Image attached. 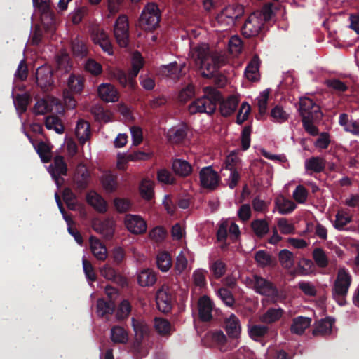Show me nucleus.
Segmentation results:
<instances>
[{
  "instance_id": "nucleus-1",
  "label": "nucleus",
  "mask_w": 359,
  "mask_h": 359,
  "mask_svg": "<svg viewBox=\"0 0 359 359\" xmlns=\"http://www.w3.org/2000/svg\"><path fill=\"white\" fill-rule=\"evenodd\" d=\"M204 95L194 100L188 107L190 114L205 113L212 115L219 104V111L222 116L228 117L234 113L238 100L233 95L229 96L226 100L223 99L221 93L211 86H207L203 89Z\"/></svg>"
},
{
  "instance_id": "nucleus-2",
  "label": "nucleus",
  "mask_w": 359,
  "mask_h": 359,
  "mask_svg": "<svg viewBox=\"0 0 359 359\" xmlns=\"http://www.w3.org/2000/svg\"><path fill=\"white\" fill-rule=\"evenodd\" d=\"M191 56L199 65L203 77L215 78V83L219 87H224L226 85V77L218 73V69L224 62L222 57L212 55L208 46L204 43L194 48L191 51Z\"/></svg>"
},
{
  "instance_id": "nucleus-3",
  "label": "nucleus",
  "mask_w": 359,
  "mask_h": 359,
  "mask_svg": "<svg viewBox=\"0 0 359 359\" xmlns=\"http://www.w3.org/2000/svg\"><path fill=\"white\" fill-rule=\"evenodd\" d=\"M161 12L158 5L155 2L147 3L139 18V27L147 32H153L159 27Z\"/></svg>"
},
{
  "instance_id": "nucleus-4",
  "label": "nucleus",
  "mask_w": 359,
  "mask_h": 359,
  "mask_svg": "<svg viewBox=\"0 0 359 359\" xmlns=\"http://www.w3.org/2000/svg\"><path fill=\"white\" fill-rule=\"evenodd\" d=\"M251 283L252 284V289L255 292L269 297L272 302L276 303L282 299L280 292L271 281L257 274H255L252 276Z\"/></svg>"
},
{
  "instance_id": "nucleus-5",
  "label": "nucleus",
  "mask_w": 359,
  "mask_h": 359,
  "mask_svg": "<svg viewBox=\"0 0 359 359\" xmlns=\"http://www.w3.org/2000/svg\"><path fill=\"white\" fill-rule=\"evenodd\" d=\"M114 35L117 43L122 48L129 44V22L126 15L122 14L116 19L114 26Z\"/></svg>"
},
{
  "instance_id": "nucleus-6",
  "label": "nucleus",
  "mask_w": 359,
  "mask_h": 359,
  "mask_svg": "<svg viewBox=\"0 0 359 359\" xmlns=\"http://www.w3.org/2000/svg\"><path fill=\"white\" fill-rule=\"evenodd\" d=\"M259 16V13H252L245 20L241 27V34L245 38L256 37L262 32L264 25Z\"/></svg>"
},
{
  "instance_id": "nucleus-7",
  "label": "nucleus",
  "mask_w": 359,
  "mask_h": 359,
  "mask_svg": "<svg viewBox=\"0 0 359 359\" xmlns=\"http://www.w3.org/2000/svg\"><path fill=\"white\" fill-rule=\"evenodd\" d=\"M352 281L351 276L348 271L340 268L337 272V278L332 288V297L346 296Z\"/></svg>"
},
{
  "instance_id": "nucleus-8",
  "label": "nucleus",
  "mask_w": 359,
  "mask_h": 359,
  "mask_svg": "<svg viewBox=\"0 0 359 359\" xmlns=\"http://www.w3.org/2000/svg\"><path fill=\"white\" fill-rule=\"evenodd\" d=\"M299 114L303 118H321L320 107L310 98H303L299 102Z\"/></svg>"
},
{
  "instance_id": "nucleus-9",
  "label": "nucleus",
  "mask_w": 359,
  "mask_h": 359,
  "mask_svg": "<svg viewBox=\"0 0 359 359\" xmlns=\"http://www.w3.org/2000/svg\"><path fill=\"white\" fill-rule=\"evenodd\" d=\"M49 172L58 187L64 182L62 176L67 175V165L63 156L57 155L54 157L53 163L49 167Z\"/></svg>"
},
{
  "instance_id": "nucleus-10",
  "label": "nucleus",
  "mask_w": 359,
  "mask_h": 359,
  "mask_svg": "<svg viewBox=\"0 0 359 359\" xmlns=\"http://www.w3.org/2000/svg\"><path fill=\"white\" fill-rule=\"evenodd\" d=\"M199 178L201 187L210 190L215 189L220 180L218 173L211 166L202 168L199 172Z\"/></svg>"
},
{
  "instance_id": "nucleus-11",
  "label": "nucleus",
  "mask_w": 359,
  "mask_h": 359,
  "mask_svg": "<svg viewBox=\"0 0 359 359\" xmlns=\"http://www.w3.org/2000/svg\"><path fill=\"white\" fill-rule=\"evenodd\" d=\"M91 39L102 50L109 55L114 54L113 46L108 34L102 29L94 28L91 32Z\"/></svg>"
},
{
  "instance_id": "nucleus-12",
  "label": "nucleus",
  "mask_w": 359,
  "mask_h": 359,
  "mask_svg": "<svg viewBox=\"0 0 359 359\" xmlns=\"http://www.w3.org/2000/svg\"><path fill=\"white\" fill-rule=\"evenodd\" d=\"M53 70L50 66L42 65L36 69V80L37 86L43 90L51 87L53 83Z\"/></svg>"
},
{
  "instance_id": "nucleus-13",
  "label": "nucleus",
  "mask_w": 359,
  "mask_h": 359,
  "mask_svg": "<svg viewBox=\"0 0 359 359\" xmlns=\"http://www.w3.org/2000/svg\"><path fill=\"white\" fill-rule=\"evenodd\" d=\"M124 224L127 229L133 234H142L147 231L146 222L139 215H126Z\"/></svg>"
},
{
  "instance_id": "nucleus-14",
  "label": "nucleus",
  "mask_w": 359,
  "mask_h": 359,
  "mask_svg": "<svg viewBox=\"0 0 359 359\" xmlns=\"http://www.w3.org/2000/svg\"><path fill=\"white\" fill-rule=\"evenodd\" d=\"M187 132V125L186 123H182L169 129L166 134V137L170 143L172 144H180L185 140Z\"/></svg>"
},
{
  "instance_id": "nucleus-15",
  "label": "nucleus",
  "mask_w": 359,
  "mask_h": 359,
  "mask_svg": "<svg viewBox=\"0 0 359 359\" xmlns=\"http://www.w3.org/2000/svg\"><path fill=\"white\" fill-rule=\"evenodd\" d=\"M213 302L209 297L203 295L198 299V316L201 321L208 322L212 320V312L213 310Z\"/></svg>"
},
{
  "instance_id": "nucleus-16",
  "label": "nucleus",
  "mask_w": 359,
  "mask_h": 359,
  "mask_svg": "<svg viewBox=\"0 0 359 359\" xmlns=\"http://www.w3.org/2000/svg\"><path fill=\"white\" fill-rule=\"evenodd\" d=\"M225 330L229 337L236 339L239 337L241 331L240 320L234 314H231L224 321Z\"/></svg>"
},
{
  "instance_id": "nucleus-17",
  "label": "nucleus",
  "mask_w": 359,
  "mask_h": 359,
  "mask_svg": "<svg viewBox=\"0 0 359 359\" xmlns=\"http://www.w3.org/2000/svg\"><path fill=\"white\" fill-rule=\"evenodd\" d=\"M34 5L41 12L42 21L47 20V23H52L55 20V13L52 11L48 0H33Z\"/></svg>"
},
{
  "instance_id": "nucleus-18",
  "label": "nucleus",
  "mask_w": 359,
  "mask_h": 359,
  "mask_svg": "<svg viewBox=\"0 0 359 359\" xmlns=\"http://www.w3.org/2000/svg\"><path fill=\"white\" fill-rule=\"evenodd\" d=\"M156 302L158 309L163 313H168L172 309L171 294L163 289L158 290L156 297Z\"/></svg>"
},
{
  "instance_id": "nucleus-19",
  "label": "nucleus",
  "mask_w": 359,
  "mask_h": 359,
  "mask_svg": "<svg viewBox=\"0 0 359 359\" xmlns=\"http://www.w3.org/2000/svg\"><path fill=\"white\" fill-rule=\"evenodd\" d=\"M100 97L107 102H114L118 100V94L116 89L111 84L102 83L98 88Z\"/></svg>"
},
{
  "instance_id": "nucleus-20",
  "label": "nucleus",
  "mask_w": 359,
  "mask_h": 359,
  "mask_svg": "<svg viewBox=\"0 0 359 359\" xmlns=\"http://www.w3.org/2000/svg\"><path fill=\"white\" fill-rule=\"evenodd\" d=\"M75 133L79 143L84 144L86 141L90 140L91 136L90 123L83 119L79 120L76 124Z\"/></svg>"
},
{
  "instance_id": "nucleus-21",
  "label": "nucleus",
  "mask_w": 359,
  "mask_h": 359,
  "mask_svg": "<svg viewBox=\"0 0 359 359\" xmlns=\"http://www.w3.org/2000/svg\"><path fill=\"white\" fill-rule=\"evenodd\" d=\"M90 247L93 255L99 260L104 261L107 257L106 246L96 237H90Z\"/></svg>"
},
{
  "instance_id": "nucleus-22",
  "label": "nucleus",
  "mask_w": 359,
  "mask_h": 359,
  "mask_svg": "<svg viewBox=\"0 0 359 359\" xmlns=\"http://www.w3.org/2000/svg\"><path fill=\"white\" fill-rule=\"evenodd\" d=\"M334 322V318L330 316L318 320L316 323V327L312 332L314 336L330 334Z\"/></svg>"
},
{
  "instance_id": "nucleus-23",
  "label": "nucleus",
  "mask_w": 359,
  "mask_h": 359,
  "mask_svg": "<svg viewBox=\"0 0 359 359\" xmlns=\"http://www.w3.org/2000/svg\"><path fill=\"white\" fill-rule=\"evenodd\" d=\"M254 258L258 266L262 268L266 266H275L277 264L276 258L263 250L257 251Z\"/></svg>"
},
{
  "instance_id": "nucleus-24",
  "label": "nucleus",
  "mask_w": 359,
  "mask_h": 359,
  "mask_svg": "<svg viewBox=\"0 0 359 359\" xmlns=\"http://www.w3.org/2000/svg\"><path fill=\"white\" fill-rule=\"evenodd\" d=\"M172 168L176 175L182 177L189 176L192 172L191 164L183 159H175L172 162Z\"/></svg>"
},
{
  "instance_id": "nucleus-25",
  "label": "nucleus",
  "mask_w": 359,
  "mask_h": 359,
  "mask_svg": "<svg viewBox=\"0 0 359 359\" xmlns=\"http://www.w3.org/2000/svg\"><path fill=\"white\" fill-rule=\"evenodd\" d=\"M132 326L135 332V337L139 339H143L147 337L150 332V327L146 322L132 318Z\"/></svg>"
},
{
  "instance_id": "nucleus-26",
  "label": "nucleus",
  "mask_w": 359,
  "mask_h": 359,
  "mask_svg": "<svg viewBox=\"0 0 359 359\" xmlns=\"http://www.w3.org/2000/svg\"><path fill=\"white\" fill-rule=\"evenodd\" d=\"M87 201L99 212L104 213L107 210V205L104 198L95 192H90L87 195Z\"/></svg>"
},
{
  "instance_id": "nucleus-27",
  "label": "nucleus",
  "mask_w": 359,
  "mask_h": 359,
  "mask_svg": "<svg viewBox=\"0 0 359 359\" xmlns=\"http://www.w3.org/2000/svg\"><path fill=\"white\" fill-rule=\"evenodd\" d=\"M311 323V318L304 316L294 318L290 327L292 333L302 334L309 327Z\"/></svg>"
},
{
  "instance_id": "nucleus-28",
  "label": "nucleus",
  "mask_w": 359,
  "mask_h": 359,
  "mask_svg": "<svg viewBox=\"0 0 359 359\" xmlns=\"http://www.w3.org/2000/svg\"><path fill=\"white\" fill-rule=\"evenodd\" d=\"M156 281V275L150 269L142 270L137 276V282L142 287L151 286Z\"/></svg>"
},
{
  "instance_id": "nucleus-29",
  "label": "nucleus",
  "mask_w": 359,
  "mask_h": 359,
  "mask_svg": "<svg viewBox=\"0 0 359 359\" xmlns=\"http://www.w3.org/2000/svg\"><path fill=\"white\" fill-rule=\"evenodd\" d=\"M222 11L228 16L229 23H236V21L240 18L243 13L244 8L240 4H231L226 6Z\"/></svg>"
},
{
  "instance_id": "nucleus-30",
  "label": "nucleus",
  "mask_w": 359,
  "mask_h": 359,
  "mask_svg": "<svg viewBox=\"0 0 359 359\" xmlns=\"http://www.w3.org/2000/svg\"><path fill=\"white\" fill-rule=\"evenodd\" d=\"M72 50L74 57L84 58L88 55V48L83 40L76 37L72 41Z\"/></svg>"
},
{
  "instance_id": "nucleus-31",
  "label": "nucleus",
  "mask_w": 359,
  "mask_h": 359,
  "mask_svg": "<svg viewBox=\"0 0 359 359\" xmlns=\"http://www.w3.org/2000/svg\"><path fill=\"white\" fill-rule=\"evenodd\" d=\"M185 67L184 64L181 65V67ZM160 71L163 76L172 79H178L181 76L182 68H180L177 63L174 62L168 65L162 66Z\"/></svg>"
},
{
  "instance_id": "nucleus-32",
  "label": "nucleus",
  "mask_w": 359,
  "mask_h": 359,
  "mask_svg": "<svg viewBox=\"0 0 359 359\" xmlns=\"http://www.w3.org/2000/svg\"><path fill=\"white\" fill-rule=\"evenodd\" d=\"M284 311L281 308H269L261 317L262 322L264 323H273L283 316Z\"/></svg>"
},
{
  "instance_id": "nucleus-33",
  "label": "nucleus",
  "mask_w": 359,
  "mask_h": 359,
  "mask_svg": "<svg viewBox=\"0 0 359 359\" xmlns=\"http://www.w3.org/2000/svg\"><path fill=\"white\" fill-rule=\"evenodd\" d=\"M111 339L115 344H126L128 335L123 327L115 325L111 329Z\"/></svg>"
},
{
  "instance_id": "nucleus-34",
  "label": "nucleus",
  "mask_w": 359,
  "mask_h": 359,
  "mask_svg": "<svg viewBox=\"0 0 359 359\" xmlns=\"http://www.w3.org/2000/svg\"><path fill=\"white\" fill-rule=\"evenodd\" d=\"M325 168V163L323 158L318 156H313L305 162V168L316 173L323 172Z\"/></svg>"
},
{
  "instance_id": "nucleus-35",
  "label": "nucleus",
  "mask_w": 359,
  "mask_h": 359,
  "mask_svg": "<svg viewBox=\"0 0 359 359\" xmlns=\"http://www.w3.org/2000/svg\"><path fill=\"white\" fill-rule=\"evenodd\" d=\"M260 60L257 55H255L248 64L245 69V75L250 81H256V75L259 71Z\"/></svg>"
},
{
  "instance_id": "nucleus-36",
  "label": "nucleus",
  "mask_w": 359,
  "mask_h": 359,
  "mask_svg": "<svg viewBox=\"0 0 359 359\" xmlns=\"http://www.w3.org/2000/svg\"><path fill=\"white\" fill-rule=\"evenodd\" d=\"M269 332V327L263 325H253L249 329V335L254 341H259L264 338Z\"/></svg>"
},
{
  "instance_id": "nucleus-37",
  "label": "nucleus",
  "mask_w": 359,
  "mask_h": 359,
  "mask_svg": "<svg viewBox=\"0 0 359 359\" xmlns=\"http://www.w3.org/2000/svg\"><path fill=\"white\" fill-rule=\"evenodd\" d=\"M30 100L29 95L26 93L16 95L14 100V105L20 116L26 112Z\"/></svg>"
},
{
  "instance_id": "nucleus-38",
  "label": "nucleus",
  "mask_w": 359,
  "mask_h": 359,
  "mask_svg": "<svg viewBox=\"0 0 359 359\" xmlns=\"http://www.w3.org/2000/svg\"><path fill=\"white\" fill-rule=\"evenodd\" d=\"M101 182L103 188L108 193H112L117 189V177L111 172L104 175Z\"/></svg>"
},
{
  "instance_id": "nucleus-39",
  "label": "nucleus",
  "mask_w": 359,
  "mask_h": 359,
  "mask_svg": "<svg viewBox=\"0 0 359 359\" xmlns=\"http://www.w3.org/2000/svg\"><path fill=\"white\" fill-rule=\"evenodd\" d=\"M156 264L162 272H167L172 266V259L168 252H161L157 255Z\"/></svg>"
},
{
  "instance_id": "nucleus-40",
  "label": "nucleus",
  "mask_w": 359,
  "mask_h": 359,
  "mask_svg": "<svg viewBox=\"0 0 359 359\" xmlns=\"http://www.w3.org/2000/svg\"><path fill=\"white\" fill-rule=\"evenodd\" d=\"M115 309V304L112 300L106 301L99 299L97 302V310L99 316L103 317L107 314H111Z\"/></svg>"
},
{
  "instance_id": "nucleus-41",
  "label": "nucleus",
  "mask_w": 359,
  "mask_h": 359,
  "mask_svg": "<svg viewBox=\"0 0 359 359\" xmlns=\"http://www.w3.org/2000/svg\"><path fill=\"white\" fill-rule=\"evenodd\" d=\"M251 227L255 234L259 237H264L269 231V224L264 219H257L251 223Z\"/></svg>"
},
{
  "instance_id": "nucleus-42",
  "label": "nucleus",
  "mask_w": 359,
  "mask_h": 359,
  "mask_svg": "<svg viewBox=\"0 0 359 359\" xmlns=\"http://www.w3.org/2000/svg\"><path fill=\"white\" fill-rule=\"evenodd\" d=\"M276 203L279 212L283 215L290 214L297 208V205L292 201L287 199L283 196L278 198Z\"/></svg>"
},
{
  "instance_id": "nucleus-43",
  "label": "nucleus",
  "mask_w": 359,
  "mask_h": 359,
  "mask_svg": "<svg viewBox=\"0 0 359 359\" xmlns=\"http://www.w3.org/2000/svg\"><path fill=\"white\" fill-rule=\"evenodd\" d=\"M118 158L125 161H135L139 160H147L151 158V154L141 151H136L129 154H119Z\"/></svg>"
},
{
  "instance_id": "nucleus-44",
  "label": "nucleus",
  "mask_w": 359,
  "mask_h": 359,
  "mask_svg": "<svg viewBox=\"0 0 359 359\" xmlns=\"http://www.w3.org/2000/svg\"><path fill=\"white\" fill-rule=\"evenodd\" d=\"M278 259L281 266L285 269H290L294 265V255L287 249L281 250L279 252Z\"/></svg>"
},
{
  "instance_id": "nucleus-45",
  "label": "nucleus",
  "mask_w": 359,
  "mask_h": 359,
  "mask_svg": "<svg viewBox=\"0 0 359 359\" xmlns=\"http://www.w3.org/2000/svg\"><path fill=\"white\" fill-rule=\"evenodd\" d=\"M95 230L102 234L106 239L112 238L114 233V229L112 223L105 221L99 223L95 227Z\"/></svg>"
},
{
  "instance_id": "nucleus-46",
  "label": "nucleus",
  "mask_w": 359,
  "mask_h": 359,
  "mask_svg": "<svg viewBox=\"0 0 359 359\" xmlns=\"http://www.w3.org/2000/svg\"><path fill=\"white\" fill-rule=\"evenodd\" d=\"M226 264L222 259H217L210 264V270L215 279L222 278L226 271Z\"/></svg>"
},
{
  "instance_id": "nucleus-47",
  "label": "nucleus",
  "mask_w": 359,
  "mask_h": 359,
  "mask_svg": "<svg viewBox=\"0 0 359 359\" xmlns=\"http://www.w3.org/2000/svg\"><path fill=\"white\" fill-rule=\"evenodd\" d=\"M45 126L48 130H54L57 133L62 134L65 127L57 116H48L46 118Z\"/></svg>"
},
{
  "instance_id": "nucleus-48",
  "label": "nucleus",
  "mask_w": 359,
  "mask_h": 359,
  "mask_svg": "<svg viewBox=\"0 0 359 359\" xmlns=\"http://www.w3.org/2000/svg\"><path fill=\"white\" fill-rule=\"evenodd\" d=\"M140 192L142 197L151 200L154 197V184L150 180H144L140 185Z\"/></svg>"
},
{
  "instance_id": "nucleus-49",
  "label": "nucleus",
  "mask_w": 359,
  "mask_h": 359,
  "mask_svg": "<svg viewBox=\"0 0 359 359\" xmlns=\"http://www.w3.org/2000/svg\"><path fill=\"white\" fill-rule=\"evenodd\" d=\"M313 259L320 268H325L328 265V258L325 251L320 248H316L313 250Z\"/></svg>"
},
{
  "instance_id": "nucleus-50",
  "label": "nucleus",
  "mask_w": 359,
  "mask_h": 359,
  "mask_svg": "<svg viewBox=\"0 0 359 359\" xmlns=\"http://www.w3.org/2000/svg\"><path fill=\"white\" fill-rule=\"evenodd\" d=\"M36 152L43 163H48L50 161L52 158L51 149L46 142L41 141L38 144Z\"/></svg>"
},
{
  "instance_id": "nucleus-51",
  "label": "nucleus",
  "mask_w": 359,
  "mask_h": 359,
  "mask_svg": "<svg viewBox=\"0 0 359 359\" xmlns=\"http://www.w3.org/2000/svg\"><path fill=\"white\" fill-rule=\"evenodd\" d=\"M100 273L106 279L114 282H118L122 278L117 271L109 264H105L100 269Z\"/></svg>"
},
{
  "instance_id": "nucleus-52",
  "label": "nucleus",
  "mask_w": 359,
  "mask_h": 359,
  "mask_svg": "<svg viewBox=\"0 0 359 359\" xmlns=\"http://www.w3.org/2000/svg\"><path fill=\"white\" fill-rule=\"evenodd\" d=\"M67 86L72 92L80 93L83 88V81L81 77L71 74L67 81Z\"/></svg>"
},
{
  "instance_id": "nucleus-53",
  "label": "nucleus",
  "mask_w": 359,
  "mask_h": 359,
  "mask_svg": "<svg viewBox=\"0 0 359 359\" xmlns=\"http://www.w3.org/2000/svg\"><path fill=\"white\" fill-rule=\"evenodd\" d=\"M334 226L336 229L341 231L344 226L351 222V217L344 211H338L336 215Z\"/></svg>"
},
{
  "instance_id": "nucleus-54",
  "label": "nucleus",
  "mask_w": 359,
  "mask_h": 359,
  "mask_svg": "<svg viewBox=\"0 0 359 359\" xmlns=\"http://www.w3.org/2000/svg\"><path fill=\"white\" fill-rule=\"evenodd\" d=\"M85 70L93 76H98L102 72V66L93 58H88L85 63Z\"/></svg>"
},
{
  "instance_id": "nucleus-55",
  "label": "nucleus",
  "mask_w": 359,
  "mask_h": 359,
  "mask_svg": "<svg viewBox=\"0 0 359 359\" xmlns=\"http://www.w3.org/2000/svg\"><path fill=\"white\" fill-rule=\"evenodd\" d=\"M219 297L222 301L228 306L231 307L235 304V299L233 295L228 288L221 287L217 292Z\"/></svg>"
},
{
  "instance_id": "nucleus-56",
  "label": "nucleus",
  "mask_w": 359,
  "mask_h": 359,
  "mask_svg": "<svg viewBox=\"0 0 359 359\" xmlns=\"http://www.w3.org/2000/svg\"><path fill=\"white\" fill-rule=\"evenodd\" d=\"M154 327L156 330L161 335H166L170 333V323L165 319L156 318Z\"/></svg>"
},
{
  "instance_id": "nucleus-57",
  "label": "nucleus",
  "mask_w": 359,
  "mask_h": 359,
  "mask_svg": "<svg viewBox=\"0 0 359 359\" xmlns=\"http://www.w3.org/2000/svg\"><path fill=\"white\" fill-rule=\"evenodd\" d=\"M208 271L203 269H198L194 271L192 278L194 284L200 287H203L206 285V275Z\"/></svg>"
},
{
  "instance_id": "nucleus-58",
  "label": "nucleus",
  "mask_w": 359,
  "mask_h": 359,
  "mask_svg": "<svg viewBox=\"0 0 359 359\" xmlns=\"http://www.w3.org/2000/svg\"><path fill=\"white\" fill-rule=\"evenodd\" d=\"M132 306L127 299L123 300L118 308L116 318L118 320H124L128 318L131 312Z\"/></svg>"
},
{
  "instance_id": "nucleus-59",
  "label": "nucleus",
  "mask_w": 359,
  "mask_h": 359,
  "mask_svg": "<svg viewBox=\"0 0 359 359\" xmlns=\"http://www.w3.org/2000/svg\"><path fill=\"white\" fill-rule=\"evenodd\" d=\"M269 90L268 89L264 90L257 100V106L259 108V115L263 116L265 115L267 109V103L269 97Z\"/></svg>"
},
{
  "instance_id": "nucleus-60",
  "label": "nucleus",
  "mask_w": 359,
  "mask_h": 359,
  "mask_svg": "<svg viewBox=\"0 0 359 359\" xmlns=\"http://www.w3.org/2000/svg\"><path fill=\"white\" fill-rule=\"evenodd\" d=\"M252 132V126L248 125L245 126L241 132V148L243 151H246L250 146V135Z\"/></svg>"
},
{
  "instance_id": "nucleus-61",
  "label": "nucleus",
  "mask_w": 359,
  "mask_h": 359,
  "mask_svg": "<svg viewBox=\"0 0 359 359\" xmlns=\"http://www.w3.org/2000/svg\"><path fill=\"white\" fill-rule=\"evenodd\" d=\"M157 180L165 184H173L175 183V179L171 172L167 169H160L157 172Z\"/></svg>"
},
{
  "instance_id": "nucleus-62",
  "label": "nucleus",
  "mask_w": 359,
  "mask_h": 359,
  "mask_svg": "<svg viewBox=\"0 0 359 359\" xmlns=\"http://www.w3.org/2000/svg\"><path fill=\"white\" fill-rule=\"evenodd\" d=\"M188 261L182 252L176 258L174 271L176 275L181 274L187 268Z\"/></svg>"
},
{
  "instance_id": "nucleus-63",
  "label": "nucleus",
  "mask_w": 359,
  "mask_h": 359,
  "mask_svg": "<svg viewBox=\"0 0 359 359\" xmlns=\"http://www.w3.org/2000/svg\"><path fill=\"white\" fill-rule=\"evenodd\" d=\"M50 111V107L44 99L39 100L33 107V111L36 115H44Z\"/></svg>"
},
{
  "instance_id": "nucleus-64",
  "label": "nucleus",
  "mask_w": 359,
  "mask_h": 359,
  "mask_svg": "<svg viewBox=\"0 0 359 359\" xmlns=\"http://www.w3.org/2000/svg\"><path fill=\"white\" fill-rule=\"evenodd\" d=\"M271 116L274 119V121L279 123L285 122L288 118V114L281 107L278 105L272 109L271 111Z\"/></svg>"
}]
</instances>
